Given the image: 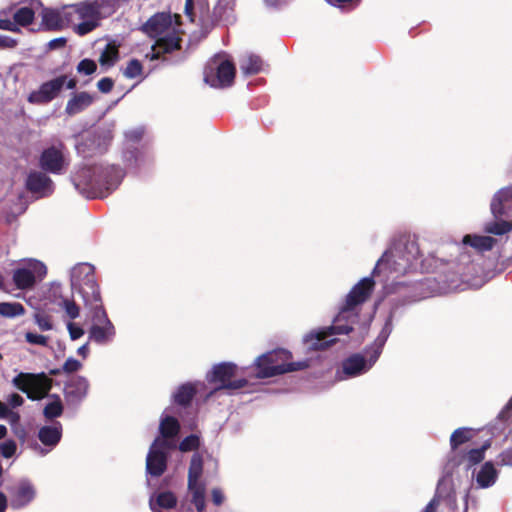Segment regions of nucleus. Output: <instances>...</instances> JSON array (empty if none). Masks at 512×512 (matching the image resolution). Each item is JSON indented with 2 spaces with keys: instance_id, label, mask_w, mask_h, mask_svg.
<instances>
[{
  "instance_id": "36",
  "label": "nucleus",
  "mask_w": 512,
  "mask_h": 512,
  "mask_svg": "<svg viewBox=\"0 0 512 512\" xmlns=\"http://www.w3.org/2000/svg\"><path fill=\"white\" fill-rule=\"evenodd\" d=\"M263 67V61L260 56L250 54L240 61V68L245 75L258 74Z\"/></svg>"
},
{
  "instance_id": "3",
  "label": "nucleus",
  "mask_w": 512,
  "mask_h": 512,
  "mask_svg": "<svg viewBox=\"0 0 512 512\" xmlns=\"http://www.w3.org/2000/svg\"><path fill=\"white\" fill-rule=\"evenodd\" d=\"M113 173V168L100 165L86 166L75 173L73 183L75 188L87 198L103 197L117 185L109 181Z\"/></svg>"
},
{
  "instance_id": "63",
  "label": "nucleus",
  "mask_w": 512,
  "mask_h": 512,
  "mask_svg": "<svg viewBox=\"0 0 512 512\" xmlns=\"http://www.w3.org/2000/svg\"><path fill=\"white\" fill-rule=\"evenodd\" d=\"M11 414L8 405L0 401V419L7 418Z\"/></svg>"
},
{
  "instance_id": "47",
  "label": "nucleus",
  "mask_w": 512,
  "mask_h": 512,
  "mask_svg": "<svg viewBox=\"0 0 512 512\" xmlns=\"http://www.w3.org/2000/svg\"><path fill=\"white\" fill-rule=\"evenodd\" d=\"M25 340L29 344L47 346L49 338L45 335H40L33 332H26Z\"/></svg>"
},
{
  "instance_id": "41",
  "label": "nucleus",
  "mask_w": 512,
  "mask_h": 512,
  "mask_svg": "<svg viewBox=\"0 0 512 512\" xmlns=\"http://www.w3.org/2000/svg\"><path fill=\"white\" fill-rule=\"evenodd\" d=\"M119 51L118 48L108 44L105 49L101 52L99 62L102 66L111 67L118 60Z\"/></svg>"
},
{
  "instance_id": "5",
  "label": "nucleus",
  "mask_w": 512,
  "mask_h": 512,
  "mask_svg": "<svg viewBox=\"0 0 512 512\" xmlns=\"http://www.w3.org/2000/svg\"><path fill=\"white\" fill-rule=\"evenodd\" d=\"M67 7L72 16L73 31L79 36L95 30L103 19L92 0L80 1Z\"/></svg>"
},
{
  "instance_id": "53",
  "label": "nucleus",
  "mask_w": 512,
  "mask_h": 512,
  "mask_svg": "<svg viewBox=\"0 0 512 512\" xmlns=\"http://www.w3.org/2000/svg\"><path fill=\"white\" fill-rule=\"evenodd\" d=\"M498 418L504 422H509L512 419V397L505 405V407L501 410L498 415Z\"/></svg>"
},
{
  "instance_id": "25",
  "label": "nucleus",
  "mask_w": 512,
  "mask_h": 512,
  "mask_svg": "<svg viewBox=\"0 0 512 512\" xmlns=\"http://www.w3.org/2000/svg\"><path fill=\"white\" fill-rule=\"evenodd\" d=\"M62 438V425L56 422L52 426H43L38 431V439L40 442L48 447H55Z\"/></svg>"
},
{
  "instance_id": "44",
  "label": "nucleus",
  "mask_w": 512,
  "mask_h": 512,
  "mask_svg": "<svg viewBox=\"0 0 512 512\" xmlns=\"http://www.w3.org/2000/svg\"><path fill=\"white\" fill-rule=\"evenodd\" d=\"M143 73V65L138 59H131L123 71L126 78L134 79L141 76Z\"/></svg>"
},
{
  "instance_id": "23",
  "label": "nucleus",
  "mask_w": 512,
  "mask_h": 512,
  "mask_svg": "<svg viewBox=\"0 0 512 512\" xmlns=\"http://www.w3.org/2000/svg\"><path fill=\"white\" fill-rule=\"evenodd\" d=\"M180 423L173 416H165L161 419L159 425L160 436L155 439L166 440L168 446H171L172 449H175V441L174 438L180 432Z\"/></svg>"
},
{
  "instance_id": "43",
  "label": "nucleus",
  "mask_w": 512,
  "mask_h": 512,
  "mask_svg": "<svg viewBox=\"0 0 512 512\" xmlns=\"http://www.w3.org/2000/svg\"><path fill=\"white\" fill-rule=\"evenodd\" d=\"M54 401L48 403L43 410L46 419H54L60 417L63 413V405L58 395H53Z\"/></svg>"
},
{
  "instance_id": "16",
  "label": "nucleus",
  "mask_w": 512,
  "mask_h": 512,
  "mask_svg": "<svg viewBox=\"0 0 512 512\" xmlns=\"http://www.w3.org/2000/svg\"><path fill=\"white\" fill-rule=\"evenodd\" d=\"M25 187L29 192L41 196H48L54 190L53 181L45 171H31L26 178Z\"/></svg>"
},
{
  "instance_id": "18",
  "label": "nucleus",
  "mask_w": 512,
  "mask_h": 512,
  "mask_svg": "<svg viewBox=\"0 0 512 512\" xmlns=\"http://www.w3.org/2000/svg\"><path fill=\"white\" fill-rule=\"evenodd\" d=\"M89 383L82 376L73 377L64 387V396L68 403L79 404L87 395Z\"/></svg>"
},
{
  "instance_id": "33",
  "label": "nucleus",
  "mask_w": 512,
  "mask_h": 512,
  "mask_svg": "<svg viewBox=\"0 0 512 512\" xmlns=\"http://www.w3.org/2000/svg\"><path fill=\"white\" fill-rule=\"evenodd\" d=\"M391 331H392V317L390 316L386 320L382 330L380 331L378 337L376 338V340L374 342L373 354L371 355V358H370L371 361L375 362L378 359V357L381 354L382 348L385 345Z\"/></svg>"
},
{
  "instance_id": "40",
  "label": "nucleus",
  "mask_w": 512,
  "mask_h": 512,
  "mask_svg": "<svg viewBox=\"0 0 512 512\" xmlns=\"http://www.w3.org/2000/svg\"><path fill=\"white\" fill-rule=\"evenodd\" d=\"M512 230V221H493L487 223L484 231L493 235H504Z\"/></svg>"
},
{
  "instance_id": "51",
  "label": "nucleus",
  "mask_w": 512,
  "mask_h": 512,
  "mask_svg": "<svg viewBox=\"0 0 512 512\" xmlns=\"http://www.w3.org/2000/svg\"><path fill=\"white\" fill-rule=\"evenodd\" d=\"M114 87V81L110 77H104L97 82V88L102 93H109Z\"/></svg>"
},
{
  "instance_id": "48",
  "label": "nucleus",
  "mask_w": 512,
  "mask_h": 512,
  "mask_svg": "<svg viewBox=\"0 0 512 512\" xmlns=\"http://www.w3.org/2000/svg\"><path fill=\"white\" fill-rule=\"evenodd\" d=\"M17 449L16 442L14 440H7L3 443H0V454L4 458H11Z\"/></svg>"
},
{
  "instance_id": "34",
  "label": "nucleus",
  "mask_w": 512,
  "mask_h": 512,
  "mask_svg": "<svg viewBox=\"0 0 512 512\" xmlns=\"http://www.w3.org/2000/svg\"><path fill=\"white\" fill-rule=\"evenodd\" d=\"M195 395V386L191 383H185L178 387L174 394V402L180 406L186 407L190 405Z\"/></svg>"
},
{
  "instance_id": "42",
  "label": "nucleus",
  "mask_w": 512,
  "mask_h": 512,
  "mask_svg": "<svg viewBox=\"0 0 512 512\" xmlns=\"http://www.w3.org/2000/svg\"><path fill=\"white\" fill-rule=\"evenodd\" d=\"M33 319L41 331H49L54 328L52 316L44 310H37Z\"/></svg>"
},
{
  "instance_id": "7",
  "label": "nucleus",
  "mask_w": 512,
  "mask_h": 512,
  "mask_svg": "<svg viewBox=\"0 0 512 512\" xmlns=\"http://www.w3.org/2000/svg\"><path fill=\"white\" fill-rule=\"evenodd\" d=\"M14 386L31 400H41L48 396L52 388V379L45 373L21 372L12 380Z\"/></svg>"
},
{
  "instance_id": "49",
  "label": "nucleus",
  "mask_w": 512,
  "mask_h": 512,
  "mask_svg": "<svg viewBox=\"0 0 512 512\" xmlns=\"http://www.w3.org/2000/svg\"><path fill=\"white\" fill-rule=\"evenodd\" d=\"M63 307H64L67 315L71 319H76L79 316V314H80V309H79L78 305L74 301L65 299L63 301Z\"/></svg>"
},
{
  "instance_id": "22",
  "label": "nucleus",
  "mask_w": 512,
  "mask_h": 512,
  "mask_svg": "<svg viewBox=\"0 0 512 512\" xmlns=\"http://www.w3.org/2000/svg\"><path fill=\"white\" fill-rule=\"evenodd\" d=\"M34 486L27 480L21 481L12 492L11 505L14 508H22L28 505L35 497Z\"/></svg>"
},
{
  "instance_id": "64",
  "label": "nucleus",
  "mask_w": 512,
  "mask_h": 512,
  "mask_svg": "<svg viewBox=\"0 0 512 512\" xmlns=\"http://www.w3.org/2000/svg\"><path fill=\"white\" fill-rule=\"evenodd\" d=\"M193 10H194V1L193 0H186L185 8H184L185 14L188 15V16H191V15H193Z\"/></svg>"
},
{
  "instance_id": "20",
  "label": "nucleus",
  "mask_w": 512,
  "mask_h": 512,
  "mask_svg": "<svg viewBox=\"0 0 512 512\" xmlns=\"http://www.w3.org/2000/svg\"><path fill=\"white\" fill-rule=\"evenodd\" d=\"M489 446L490 444L486 442L480 448L459 451L450 461L453 463V466L463 465L466 470H469L484 459L485 451Z\"/></svg>"
},
{
  "instance_id": "26",
  "label": "nucleus",
  "mask_w": 512,
  "mask_h": 512,
  "mask_svg": "<svg viewBox=\"0 0 512 512\" xmlns=\"http://www.w3.org/2000/svg\"><path fill=\"white\" fill-rule=\"evenodd\" d=\"M12 280L19 290H29L36 283L35 274L28 268H17L13 271Z\"/></svg>"
},
{
  "instance_id": "35",
  "label": "nucleus",
  "mask_w": 512,
  "mask_h": 512,
  "mask_svg": "<svg viewBox=\"0 0 512 512\" xmlns=\"http://www.w3.org/2000/svg\"><path fill=\"white\" fill-rule=\"evenodd\" d=\"M497 478V471L491 462H486L477 474V483L482 488H487L494 484Z\"/></svg>"
},
{
  "instance_id": "50",
  "label": "nucleus",
  "mask_w": 512,
  "mask_h": 512,
  "mask_svg": "<svg viewBox=\"0 0 512 512\" xmlns=\"http://www.w3.org/2000/svg\"><path fill=\"white\" fill-rule=\"evenodd\" d=\"M81 367L82 364L80 363V361L74 358H68L62 367V371L68 374L74 373L81 369Z\"/></svg>"
},
{
  "instance_id": "17",
  "label": "nucleus",
  "mask_w": 512,
  "mask_h": 512,
  "mask_svg": "<svg viewBox=\"0 0 512 512\" xmlns=\"http://www.w3.org/2000/svg\"><path fill=\"white\" fill-rule=\"evenodd\" d=\"M181 42L182 39L174 33L156 38V41L152 46L150 60L162 59L163 61H165L166 58L163 57V55L172 53L176 50H180Z\"/></svg>"
},
{
  "instance_id": "38",
  "label": "nucleus",
  "mask_w": 512,
  "mask_h": 512,
  "mask_svg": "<svg viewBox=\"0 0 512 512\" xmlns=\"http://www.w3.org/2000/svg\"><path fill=\"white\" fill-rule=\"evenodd\" d=\"M103 19L112 16L120 7L121 0H92Z\"/></svg>"
},
{
  "instance_id": "12",
  "label": "nucleus",
  "mask_w": 512,
  "mask_h": 512,
  "mask_svg": "<svg viewBox=\"0 0 512 512\" xmlns=\"http://www.w3.org/2000/svg\"><path fill=\"white\" fill-rule=\"evenodd\" d=\"M71 17L67 6L62 10L44 8L41 12V25L46 31H61L72 27Z\"/></svg>"
},
{
  "instance_id": "11",
  "label": "nucleus",
  "mask_w": 512,
  "mask_h": 512,
  "mask_svg": "<svg viewBox=\"0 0 512 512\" xmlns=\"http://www.w3.org/2000/svg\"><path fill=\"white\" fill-rule=\"evenodd\" d=\"M66 75H59L51 80L43 82L38 90L28 96V102L32 104H47L57 98L65 86Z\"/></svg>"
},
{
  "instance_id": "56",
  "label": "nucleus",
  "mask_w": 512,
  "mask_h": 512,
  "mask_svg": "<svg viewBox=\"0 0 512 512\" xmlns=\"http://www.w3.org/2000/svg\"><path fill=\"white\" fill-rule=\"evenodd\" d=\"M17 40L10 36L0 35V49L15 48Z\"/></svg>"
},
{
  "instance_id": "2",
  "label": "nucleus",
  "mask_w": 512,
  "mask_h": 512,
  "mask_svg": "<svg viewBox=\"0 0 512 512\" xmlns=\"http://www.w3.org/2000/svg\"><path fill=\"white\" fill-rule=\"evenodd\" d=\"M419 257L420 248L415 240H399L377 261L372 276L379 275L382 270L390 274L404 275L414 267Z\"/></svg>"
},
{
  "instance_id": "19",
  "label": "nucleus",
  "mask_w": 512,
  "mask_h": 512,
  "mask_svg": "<svg viewBox=\"0 0 512 512\" xmlns=\"http://www.w3.org/2000/svg\"><path fill=\"white\" fill-rule=\"evenodd\" d=\"M434 496L441 503H444L449 510L455 511L458 509L456 491L451 477L444 476L438 481Z\"/></svg>"
},
{
  "instance_id": "6",
  "label": "nucleus",
  "mask_w": 512,
  "mask_h": 512,
  "mask_svg": "<svg viewBox=\"0 0 512 512\" xmlns=\"http://www.w3.org/2000/svg\"><path fill=\"white\" fill-rule=\"evenodd\" d=\"M237 370V365L231 362H222L214 365L206 375L207 382L216 385L211 394L220 390L234 391L246 387L248 380L236 378Z\"/></svg>"
},
{
  "instance_id": "13",
  "label": "nucleus",
  "mask_w": 512,
  "mask_h": 512,
  "mask_svg": "<svg viewBox=\"0 0 512 512\" xmlns=\"http://www.w3.org/2000/svg\"><path fill=\"white\" fill-rule=\"evenodd\" d=\"M94 317L98 319L99 323L91 326L89 339L101 345L110 342L115 335V328L105 310L100 309V311L94 312Z\"/></svg>"
},
{
  "instance_id": "59",
  "label": "nucleus",
  "mask_w": 512,
  "mask_h": 512,
  "mask_svg": "<svg viewBox=\"0 0 512 512\" xmlns=\"http://www.w3.org/2000/svg\"><path fill=\"white\" fill-rule=\"evenodd\" d=\"M8 403L11 407L16 408L24 403V399L21 395L13 393L9 396Z\"/></svg>"
},
{
  "instance_id": "15",
  "label": "nucleus",
  "mask_w": 512,
  "mask_h": 512,
  "mask_svg": "<svg viewBox=\"0 0 512 512\" xmlns=\"http://www.w3.org/2000/svg\"><path fill=\"white\" fill-rule=\"evenodd\" d=\"M39 166L45 172L60 174L66 166L62 151L55 146L44 149L39 157Z\"/></svg>"
},
{
  "instance_id": "54",
  "label": "nucleus",
  "mask_w": 512,
  "mask_h": 512,
  "mask_svg": "<svg viewBox=\"0 0 512 512\" xmlns=\"http://www.w3.org/2000/svg\"><path fill=\"white\" fill-rule=\"evenodd\" d=\"M66 44L67 39L65 37L54 38L47 43V49L50 51L62 49L66 46Z\"/></svg>"
},
{
  "instance_id": "4",
  "label": "nucleus",
  "mask_w": 512,
  "mask_h": 512,
  "mask_svg": "<svg viewBox=\"0 0 512 512\" xmlns=\"http://www.w3.org/2000/svg\"><path fill=\"white\" fill-rule=\"evenodd\" d=\"M256 377L271 378L285 373L303 370L308 367L307 361H292V354L285 349L269 351L256 359Z\"/></svg>"
},
{
  "instance_id": "28",
  "label": "nucleus",
  "mask_w": 512,
  "mask_h": 512,
  "mask_svg": "<svg viewBox=\"0 0 512 512\" xmlns=\"http://www.w3.org/2000/svg\"><path fill=\"white\" fill-rule=\"evenodd\" d=\"M177 504V498L171 491L160 492L155 498L150 499V507L153 512H160L161 509H172Z\"/></svg>"
},
{
  "instance_id": "24",
  "label": "nucleus",
  "mask_w": 512,
  "mask_h": 512,
  "mask_svg": "<svg viewBox=\"0 0 512 512\" xmlns=\"http://www.w3.org/2000/svg\"><path fill=\"white\" fill-rule=\"evenodd\" d=\"M512 203V186L500 189L491 201V212L495 218L506 214V208Z\"/></svg>"
},
{
  "instance_id": "45",
  "label": "nucleus",
  "mask_w": 512,
  "mask_h": 512,
  "mask_svg": "<svg viewBox=\"0 0 512 512\" xmlns=\"http://www.w3.org/2000/svg\"><path fill=\"white\" fill-rule=\"evenodd\" d=\"M76 70L81 75L89 76L96 72L97 64L94 60L85 58L77 64Z\"/></svg>"
},
{
  "instance_id": "39",
  "label": "nucleus",
  "mask_w": 512,
  "mask_h": 512,
  "mask_svg": "<svg viewBox=\"0 0 512 512\" xmlns=\"http://www.w3.org/2000/svg\"><path fill=\"white\" fill-rule=\"evenodd\" d=\"M35 18V12L30 7H21L16 10L13 15L15 25L26 27L33 23Z\"/></svg>"
},
{
  "instance_id": "32",
  "label": "nucleus",
  "mask_w": 512,
  "mask_h": 512,
  "mask_svg": "<svg viewBox=\"0 0 512 512\" xmlns=\"http://www.w3.org/2000/svg\"><path fill=\"white\" fill-rule=\"evenodd\" d=\"M203 456L199 452H195L190 460L188 469V480L190 485L193 486L194 482H201L200 479L203 474Z\"/></svg>"
},
{
  "instance_id": "30",
  "label": "nucleus",
  "mask_w": 512,
  "mask_h": 512,
  "mask_svg": "<svg viewBox=\"0 0 512 512\" xmlns=\"http://www.w3.org/2000/svg\"><path fill=\"white\" fill-rule=\"evenodd\" d=\"M473 438L472 429L461 427L453 431L450 436V447L454 455L459 453V447Z\"/></svg>"
},
{
  "instance_id": "62",
  "label": "nucleus",
  "mask_w": 512,
  "mask_h": 512,
  "mask_svg": "<svg viewBox=\"0 0 512 512\" xmlns=\"http://www.w3.org/2000/svg\"><path fill=\"white\" fill-rule=\"evenodd\" d=\"M140 155H141V153L135 148L133 150H128L126 152V159L128 161H131L133 159L134 162L137 163L139 161V156Z\"/></svg>"
},
{
  "instance_id": "10",
  "label": "nucleus",
  "mask_w": 512,
  "mask_h": 512,
  "mask_svg": "<svg viewBox=\"0 0 512 512\" xmlns=\"http://www.w3.org/2000/svg\"><path fill=\"white\" fill-rule=\"evenodd\" d=\"M173 450L166 440L154 439L146 457V471L153 477H160L167 469L168 452Z\"/></svg>"
},
{
  "instance_id": "9",
  "label": "nucleus",
  "mask_w": 512,
  "mask_h": 512,
  "mask_svg": "<svg viewBox=\"0 0 512 512\" xmlns=\"http://www.w3.org/2000/svg\"><path fill=\"white\" fill-rule=\"evenodd\" d=\"M79 273L84 274L83 279L79 281L77 285L85 305L93 309L94 312L100 311V309H104L102 305L100 288L96 281L93 267L91 265H84L79 269Z\"/></svg>"
},
{
  "instance_id": "37",
  "label": "nucleus",
  "mask_w": 512,
  "mask_h": 512,
  "mask_svg": "<svg viewBox=\"0 0 512 512\" xmlns=\"http://www.w3.org/2000/svg\"><path fill=\"white\" fill-rule=\"evenodd\" d=\"M26 309L20 302H0V316L16 318L25 315Z\"/></svg>"
},
{
  "instance_id": "27",
  "label": "nucleus",
  "mask_w": 512,
  "mask_h": 512,
  "mask_svg": "<svg viewBox=\"0 0 512 512\" xmlns=\"http://www.w3.org/2000/svg\"><path fill=\"white\" fill-rule=\"evenodd\" d=\"M496 242V239L491 236L467 234L463 237V244L469 245L481 253L492 250Z\"/></svg>"
},
{
  "instance_id": "57",
  "label": "nucleus",
  "mask_w": 512,
  "mask_h": 512,
  "mask_svg": "<svg viewBox=\"0 0 512 512\" xmlns=\"http://www.w3.org/2000/svg\"><path fill=\"white\" fill-rule=\"evenodd\" d=\"M500 463L501 465L512 466V448H509L500 454Z\"/></svg>"
},
{
  "instance_id": "14",
  "label": "nucleus",
  "mask_w": 512,
  "mask_h": 512,
  "mask_svg": "<svg viewBox=\"0 0 512 512\" xmlns=\"http://www.w3.org/2000/svg\"><path fill=\"white\" fill-rule=\"evenodd\" d=\"M171 26V14L169 12H157L142 24L140 30L148 37L156 39L166 33Z\"/></svg>"
},
{
  "instance_id": "31",
  "label": "nucleus",
  "mask_w": 512,
  "mask_h": 512,
  "mask_svg": "<svg viewBox=\"0 0 512 512\" xmlns=\"http://www.w3.org/2000/svg\"><path fill=\"white\" fill-rule=\"evenodd\" d=\"M366 361L360 354H354L343 362V372L348 376H357L365 369Z\"/></svg>"
},
{
  "instance_id": "8",
  "label": "nucleus",
  "mask_w": 512,
  "mask_h": 512,
  "mask_svg": "<svg viewBox=\"0 0 512 512\" xmlns=\"http://www.w3.org/2000/svg\"><path fill=\"white\" fill-rule=\"evenodd\" d=\"M236 68L232 61L217 62L213 59L204 70V80L213 88H227L233 85Z\"/></svg>"
},
{
  "instance_id": "21",
  "label": "nucleus",
  "mask_w": 512,
  "mask_h": 512,
  "mask_svg": "<svg viewBox=\"0 0 512 512\" xmlns=\"http://www.w3.org/2000/svg\"><path fill=\"white\" fill-rule=\"evenodd\" d=\"M95 98L86 91L73 93L65 106V113L68 116L77 115L90 107Z\"/></svg>"
},
{
  "instance_id": "1",
  "label": "nucleus",
  "mask_w": 512,
  "mask_h": 512,
  "mask_svg": "<svg viewBox=\"0 0 512 512\" xmlns=\"http://www.w3.org/2000/svg\"><path fill=\"white\" fill-rule=\"evenodd\" d=\"M375 287L373 277H365L352 287L347 294L345 303L335 317L333 325L327 329L312 331L304 338L309 350H324L336 342V339L327 338L332 335L349 334L353 331V325L358 322L359 314L354 310L365 303L371 296Z\"/></svg>"
},
{
  "instance_id": "29",
  "label": "nucleus",
  "mask_w": 512,
  "mask_h": 512,
  "mask_svg": "<svg viewBox=\"0 0 512 512\" xmlns=\"http://www.w3.org/2000/svg\"><path fill=\"white\" fill-rule=\"evenodd\" d=\"M187 488L191 494V503L195 505L197 512H204L206 486L204 482H194L193 486L187 482Z\"/></svg>"
},
{
  "instance_id": "58",
  "label": "nucleus",
  "mask_w": 512,
  "mask_h": 512,
  "mask_svg": "<svg viewBox=\"0 0 512 512\" xmlns=\"http://www.w3.org/2000/svg\"><path fill=\"white\" fill-rule=\"evenodd\" d=\"M440 504V500L437 497L433 496V498L421 512H437Z\"/></svg>"
},
{
  "instance_id": "46",
  "label": "nucleus",
  "mask_w": 512,
  "mask_h": 512,
  "mask_svg": "<svg viewBox=\"0 0 512 512\" xmlns=\"http://www.w3.org/2000/svg\"><path fill=\"white\" fill-rule=\"evenodd\" d=\"M199 437L191 434L185 437L179 444V450L182 452H188L198 449L199 447Z\"/></svg>"
},
{
  "instance_id": "60",
  "label": "nucleus",
  "mask_w": 512,
  "mask_h": 512,
  "mask_svg": "<svg viewBox=\"0 0 512 512\" xmlns=\"http://www.w3.org/2000/svg\"><path fill=\"white\" fill-rule=\"evenodd\" d=\"M0 29L12 32L18 31L15 23L11 22L9 19H0Z\"/></svg>"
},
{
  "instance_id": "55",
  "label": "nucleus",
  "mask_w": 512,
  "mask_h": 512,
  "mask_svg": "<svg viewBox=\"0 0 512 512\" xmlns=\"http://www.w3.org/2000/svg\"><path fill=\"white\" fill-rule=\"evenodd\" d=\"M212 502L215 506H221L225 500V496L220 488L211 490Z\"/></svg>"
},
{
  "instance_id": "52",
  "label": "nucleus",
  "mask_w": 512,
  "mask_h": 512,
  "mask_svg": "<svg viewBox=\"0 0 512 512\" xmlns=\"http://www.w3.org/2000/svg\"><path fill=\"white\" fill-rule=\"evenodd\" d=\"M67 329L72 340H77L84 335L83 328L77 325L76 323L69 322L67 325Z\"/></svg>"
},
{
  "instance_id": "61",
  "label": "nucleus",
  "mask_w": 512,
  "mask_h": 512,
  "mask_svg": "<svg viewBox=\"0 0 512 512\" xmlns=\"http://www.w3.org/2000/svg\"><path fill=\"white\" fill-rule=\"evenodd\" d=\"M143 136L142 130H132L126 133V138L132 142H139Z\"/></svg>"
}]
</instances>
